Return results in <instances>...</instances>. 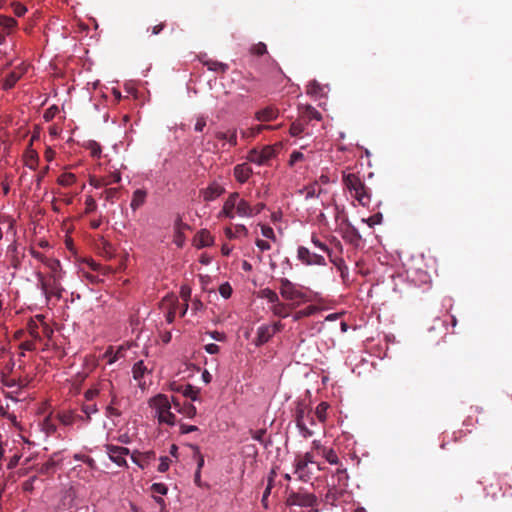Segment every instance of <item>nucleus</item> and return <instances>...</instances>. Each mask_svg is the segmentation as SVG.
<instances>
[{
    "instance_id": "nucleus-1",
    "label": "nucleus",
    "mask_w": 512,
    "mask_h": 512,
    "mask_svg": "<svg viewBox=\"0 0 512 512\" xmlns=\"http://www.w3.org/2000/svg\"><path fill=\"white\" fill-rule=\"evenodd\" d=\"M236 216L251 218V204L238 192H232L224 201L219 217L234 219Z\"/></svg>"
},
{
    "instance_id": "nucleus-2",
    "label": "nucleus",
    "mask_w": 512,
    "mask_h": 512,
    "mask_svg": "<svg viewBox=\"0 0 512 512\" xmlns=\"http://www.w3.org/2000/svg\"><path fill=\"white\" fill-rule=\"evenodd\" d=\"M149 406L160 424L174 426L177 422L176 415L171 411L173 407L172 398L165 394H157L149 399Z\"/></svg>"
},
{
    "instance_id": "nucleus-3",
    "label": "nucleus",
    "mask_w": 512,
    "mask_h": 512,
    "mask_svg": "<svg viewBox=\"0 0 512 512\" xmlns=\"http://www.w3.org/2000/svg\"><path fill=\"white\" fill-rule=\"evenodd\" d=\"M343 184L352 198L364 207L369 206L371 195L363 180L355 173H343Z\"/></svg>"
},
{
    "instance_id": "nucleus-4",
    "label": "nucleus",
    "mask_w": 512,
    "mask_h": 512,
    "mask_svg": "<svg viewBox=\"0 0 512 512\" xmlns=\"http://www.w3.org/2000/svg\"><path fill=\"white\" fill-rule=\"evenodd\" d=\"M38 287L41 289L46 300L49 301L52 297L57 300L62 298L64 288L61 284V279L58 276L54 278H46L42 273H36Z\"/></svg>"
},
{
    "instance_id": "nucleus-5",
    "label": "nucleus",
    "mask_w": 512,
    "mask_h": 512,
    "mask_svg": "<svg viewBox=\"0 0 512 512\" xmlns=\"http://www.w3.org/2000/svg\"><path fill=\"white\" fill-rule=\"evenodd\" d=\"M310 465H316L317 470H321V467L315 462L314 456L311 452H306L303 455H298L294 463V473L298 476V479L304 482L309 481L313 476V471Z\"/></svg>"
},
{
    "instance_id": "nucleus-6",
    "label": "nucleus",
    "mask_w": 512,
    "mask_h": 512,
    "mask_svg": "<svg viewBox=\"0 0 512 512\" xmlns=\"http://www.w3.org/2000/svg\"><path fill=\"white\" fill-rule=\"evenodd\" d=\"M286 504L288 506L313 508L318 504V498L315 494L306 491H291L287 496Z\"/></svg>"
},
{
    "instance_id": "nucleus-7",
    "label": "nucleus",
    "mask_w": 512,
    "mask_h": 512,
    "mask_svg": "<svg viewBox=\"0 0 512 512\" xmlns=\"http://www.w3.org/2000/svg\"><path fill=\"white\" fill-rule=\"evenodd\" d=\"M279 149V145H267L261 149H252L247 156V159L257 165H267L272 160Z\"/></svg>"
},
{
    "instance_id": "nucleus-8",
    "label": "nucleus",
    "mask_w": 512,
    "mask_h": 512,
    "mask_svg": "<svg viewBox=\"0 0 512 512\" xmlns=\"http://www.w3.org/2000/svg\"><path fill=\"white\" fill-rule=\"evenodd\" d=\"M297 259L306 266H325L326 260L324 256L311 252L305 246L297 248Z\"/></svg>"
},
{
    "instance_id": "nucleus-9",
    "label": "nucleus",
    "mask_w": 512,
    "mask_h": 512,
    "mask_svg": "<svg viewBox=\"0 0 512 512\" xmlns=\"http://www.w3.org/2000/svg\"><path fill=\"white\" fill-rule=\"evenodd\" d=\"M28 68L29 65L24 62L15 66L14 69L4 78L2 82V89H12L16 83L27 73Z\"/></svg>"
},
{
    "instance_id": "nucleus-10",
    "label": "nucleus",
    "mask_w": 512,
    "mask_h": 512,
    "mask_svg": "<svg viewBox=\"0 0 512 512\" xmlns=\"http://www.w3.org/2000/svg\"><path fill=\"white\" fill-rule=\"evenodd\" d=\"M109 459L118 466H126V456L129 455V449L122 446L107 444L105 446Z\"/></svg>"
},
{
    "instance_id": "nucleus-11",
    "label": "nucleus",
    "mask_w": 512,
    "mask_h": 512,
    "mask_svg": "<svg viewBox=\"0 0 512 512\" xmlns=\"http://www.w3.org/2000/svg\"><path fill=\"white\" fill-rule=\"evenodd\" d=\"M282 324L280 322H276L272 325H262L257 329V336L255 340L256 346H261L267 343L273 335L280 330Z\"/></svg>"
},
{
    "instance_id": "nucleus-12",
    "label": "nucleus",
    "mask_w": 512,
    "mask_h": 512,
    "mask_svg": "<svg viewBox=\"0 0 512 512\" xmlns=\"http://www.w3.org/2000/svg\"><path fill=\"white\" fill-rule=\"evenodd\" d=\"M280 294L286 300H299L304 298V293L299 291L287 278L280 279Z\"/></svg>"
},
{
    "instance_id": "nucleus-13",
    "label": "nucleus",
    "mask_w": 512,
    "mask_h": 512,
    "mask_svg": "<svg viewBox=\"0 0 512 512\" xmlns=\"http://www.w3.org/2000/svg\"><path fill=\"white\" fill-rule=\"evenodd\" d=\"M225 192V188L217 181L211 182L200 194L205 202H210L220 197Z\"/></svg>"
},
{
    "instance_id": "nucleus-14",
    "label": "nucleus",
    "mask_w": 512,
    "mask_h": 512,
    "mask_svg": "<svg viewBox=\"0 0 512 512\" xmlns=\"http://www.w3.org/2000/svg\"><path fill=\"white\" fill-rule=\"evenodd\" d=\"M309 412H306V410L303 407H298L296 410V426L300 431V434L305 437H311L313 435V431L310 430L307 427L306 424V416L309 417Z\"/></svg>"
},
{
    "instance_id": "nucleus-15",
    "label": "nucleus",
    "mask_w": 512,
    "mask_h": 512,
    "mask_svg": "<svg viewBox=\"0 0 512 512\" xmlns=\"http://www.w3.org/2000/svg\"><path fill=\"white\" fill-rule=\"evenodd\" d=\"M131 460L141 469H145L155 460V453L153 451H134L131 454Z\"/></svg>"
},
{
    "instance_id": "nucleus-16",
    "label": "nucleus",
    "mask_w": 512,
    "mask_h": 512,
    "mask_svg": "<svg viewBox=\"0 0 512 512\" xmlns=\"http://www.w3.org/2000/svg\"><path fill=\"white\" fill-rule=\"evenodd\" d=\"M409 280L417 286H422L430 282V275L422 269H410L407 272Z\"/></svg>"
},
{
    "instance_id": "nucleus-17",
    "label": "nucleus",
    "mask_w": 512,
    "mask_h": 512,
    "mask_svg": "<svg viewBox=\"0 0 512 512\" xmlns=\"http://www.w3.org/2000/svg\"><path fill=\"white\" fill-rule=\"evenodd\" d=\"M173 408L184 415L186 418H194L197 414L196 407L188 402L181 404L176 398L172 397Z\"/></svg>"
},
{
    "instance_id": "nucleus-18",
    "label": "nucleus",
    "mask_w": 512,
    "mask_h": 512,
    "mask_svg": "<svg viewBox=\"0 0 512 512\" xmlns=\"http://www.w3.org/2000/svg\"><path fill=\"white\" fill-rule=\"evenodd\" d=\"M23 161L24 165L31 170H35L38 166L39 156L36 150L32 148V142H30L29 146L24 152Z\"/></svg>"
},
{
    "instance_id": "nucleus-19",
    "label": "nucleus",
    "mask_w": 512,
    "mask_h": 512,
    "mask_svg": "<svg viewBox=\"0 0 512 512\" xmlns=\"http://www.w3.org/2000/svg\"><path fill=\"white\" fill-rule=\"evenodd\" d=\"M279 115L277 108L268 106L255 113V119L260 122H270L275 120Z\"/></svg>"
},
{
    "instance_id": "nucleus-20",
    "label": "nucleus",
    "mask_w": 512,
    "mask_h": 512,
    "mask_svg": "<svg viewBox=\"0 0 512 512\" xmlns=\"http://www.w3.org/2000/svg\"><path fill=\"white\" fill-rule=\"evenodd\" d=\"M126 349L123 346H119L114 349L110 346L103 354V359L106 360L107 364L111 365L124 357Z\"/></svg>"
},
{
    "instance_id": "nucleus-21",
    "label": "nucleus",
    "mask_w": 512,
    "mask_h": 512,
    "mask_svg": "<svg viewBox=\"0 0 512 512\" xmlns=\"http://www.w3.org/2000/svg\"><path fill=\"white\" fill-rule=\"evenodd\" d=\"M251 175L252 168L247 163L237 164L234 167V177L240 183L247 182Z\"/></svg>"
},
{
    "instance_id": "nucleus-22",
    "label": "nucleus",
    "mask_w": 512,
    "mask_h": 512,
    "mask_svg": "<svg viewBox=\"0 0 512 512\" xmlns=\"http://www.w3.org/2000/svg\"><path fill=\"white\" fill-rule=\"evenodd\" d=\"M224 233L228 239H240L248 236V229L243 224L226 227Z\"/></svg>"
},
{
    "instance_id": "nucleus-23",
    "label": "nucleus",
    "mask_w": 512,
    "mask_h": 512,
    "mask_svg": "<svg viewBox=\"0 0 512 512\" xmlns=\"http://www.w3.org/2000/svg\"><path fill=\"white\" fill-rule=\"evenodd\" d=\"M329 260L339 271L343 282L346 283L349 277V268L346 265L344 259L341 257L333 256L332 254L331 257H329Z\"/></svg>"
},
{
    "instance_id": "nucleus-24",
    "label": "nucleus",
    "mask_w": 512,
    "mask_h": 512,
    "mask_svg": "<svg viewBox=\"0 0 512 512\" xmlns=\"http://www.w3.org/2000/svg\"><path fill=\"white\" fill-rule=\"evenodd\" d=\"M342 237L344 240L355 246H358L362 239L359 231L351 224L347 225Z\"/></svg>"
},
{
    "instance_id": "nucleus-25",
    "label": "nucleus",
    "mask_w": 512,
    "mask_h": 512,
    "mask_svg": "<svg viewBox=\"0 0 512 512\" xmlns=\"http://www.w3.org/2000/svg\"><path fill=\"white\" fill-rule=\"evenodd\" d=\"M215 138L220 141L227 142L230 146L237 145V130L228 129L227 131H218L215 133Z\"/></svg>"
},
{
    "instance_id": "nucleus-26",
    "label": "nucleus",
    "mask_w": 512,
    "mask_h": 512,
    "mask_svg": "<svg viewBox=\"0 0 512 512\" xmlns=\"http://www.w3.org/2000/svg\"><path fill=\"white\" fill-rule=\"evenodd\" d=\"M147 192L143 189H137L133 192L130 207L133 211L139 209L146 201Z\"/></svg>"
},
{
    "instance_id": "nucleus-27",
    "label": "nucleus",
    "mask_w": 512,
    "mask_h": 512,
    "mask_svg": "<svg viewBox=\"0 0 512 512\" xmlns=\"http://www.w3.org/2000/svg\"><path fill=\"white\" fill-rule=\"evenodd\" d=\"M212 244H213V237L211 236V234L208 231L202 230L197 234V236L195 238V246L198 249L211 246Z\"/></svg>"
},
{
    "instance_id": "nucleus-28",
    "label": "nucleus",
    "mask_w": 512,
    "mask_h": 512,
    "mask_svg": "<svg viewBox=\"0 0 512 512\" xmlns=\"http://www.w3.org/2000/svg\"><path fill=\"white\" fill-rule=\"evenodd\" d=\"M42 262L50 269L51 274L49 278H54L55 276H58L59 278H62V270H61V264L60 261L57 259H42Z\"/></svg>"
},
{
    "instance_id": "nucleus-29",
    "label": "nucleus",
    "mask_w": 512,
    "mask_h": 512,
    "mask_svg": "<svg viewBox=\"0 0 512 512\" xmlns=\"http://www.w3.org/2000/svg\"><path fill=\"white\" fill-rule=\"evenodd\" d=\"M301 116L308 121H320L322 119L321 113L311 105H303L301 107Z\"/></svg>"
},
{
    "instance_id": "nucleus-30",
    "label": "nucleus",
    "mask_w": 512,
    "mask_h": 512,
    "mask_svg": "<svg viewBox=\"0 0 512 512\" xmlns=\"http://www.w3.org/2000/svg\"><path fill=\"white\" fill-rule=\"evenodd\" d=\"M99 167L103 169V171L107 174L108 184L119 183L121 181V174L118 169H111L108 165L103 166L102 163H99Z\"/></svg>"
},
{
    "instance_id": "nucleus-31",
    "label": "nucleus",
    "mask_w": 512,
    "mask_h": 512,
    "mask_svg": "<svg viewBox=\"0 0 512 512\" xmlns=\"http://www.w3.org/2000/svg\"><path fill=\"white\" fill-rule=\"evenodd\" d=\"M265 129H273V126L264 124L255 125L245 130H241V136L243 138H253L260 134Z\"/></svg>"
},
{
    "instance_id": "nucleus-32",
    "label": "nucleus",
    "mask_w": 512,
    "mask_h": 512,
    "mask_svg": "<svg viewBox=\"0 0 512 512\" xmlns=\"http://www.w3.org/2000/svg\"><path fill=\"white\" fill-rule=\"evenodd\" d=\"M302 194H304V198L306 200L312 199V198H318L320 194L322 193V188L318 184H313L310 186L305 187L302 191Z\"/></svg>"
},
{
    "instance_id": "nucleus-33",
    "label": "nucleus",
    "mask_w": 512,
    "mask_h": 512,
    "mask_svg": "<svg viewBox=\"0 0 512 512\" xmlns=\"http://www.w3.org/2000/svg\"><path fill=\"white\" fill-rule=\"evenodd\" d=\"M204 66H206L210 71L220 73H225L229 68L228 64L212 59H210V61H204Z\"/></svg>"
},
{
    "instance_id": "nucleus-34",
    "label": "nucleus",
    "mask_w": 512,
    "mask_h": 512,
    "mask_svg": "<svg viewBox=\"0 0 512 512\" xmlns=\"http://www.w3.org/2000/svg\"><path fill=\"white\" fill-rule=\"evenodd\" d=\"M84 147L90 152L93 158L99 159L101 157L102 149L98 142L89 140L84 144Z\"/></svg>"
},
{
    "instance_id": "nucleus-35",
    "label": "nucleus",
    "mask_w": 512,
    "mask_h": 512,
    "mask_svg": "<svg viewBox=\"0 0 512 512\" xmlns=\"http://www.w3.org/2000/svg\"><path fill=\"white\" fill-rule=\"evenodd\" d=\"M340 495L341 492L336 487H330L325 494V502L331 506H336Z\"/></svg>"
},
{
    "instance_id": "nucleus-36",
    "label": "nucleus",
    "mask_w": 512,
    "mask_h": 512,
    "mask_svg": "<svg viewBox=\"0 0 512 512\" xmlns=\"http://www.w3.org/2000/svg\"><path fill=\"white\" fill-rule=\"evenodd\" d=\"M324 86L319 84L317 81L313 80L308 83L306 87V92L311 96H320L324 94Z\"/></svg>"
},
{
    "instance_id": "nucleus-37",
    "label": "nucleus",
    "mask_w": 512,
    "mask_h": 512,
    "mask_svg": "<svg viewBox=\"0 0 512 512\" xmlns=\"http://www.w3.org/2000/svg\"><path fill=\"white\" fill-rule=\"evenodd\" d=\"M258 296L262 299H266L272 305L279 300L278 294L270 288L261 289Z\"/></svg>"
},
{
    "instance_id": "nucleus-38",
    "label": "nucleus",
    "mask_w": 512,
    "mask_h": 512,
    "mask_svg": "<svg viewBox=\"0 0 512 512\" xmlns=\"http://www.w3.org/2000/svg\"><path fill=\"white\" fill-rule=\"evenodd\" d=\"M57 182L61 186L70 187L76 182V176L73 173L65 172L58 177Z\"/></svg>"
},
{
    "instance_id": "nucleus-39",
    "label": "nucleus",
    "mask_w": 512,
    "mask_h": 512,
    "mask_svg": "<svg viewBox=\"0 0 512 512\" xmlns=\"http://www.w3.org/2000/svg\"><path fill=\"white\" fill-rule=\"evenodd\" d=\"M271 311L274 315L281 318H286L289 315L286 305L280 302V300L271 306Z\"/></svg>"
},
{
    "instance_id": "nucleus-40",
    "label": "nucleus",
    "mask_w": 512,
    "mask_h": 512,
    "mask_svg": "<svg viewBox=\"0 0 512 512\" xmlns=\"http://www.w3.org/2000/svg\"><path fill=\"white\" fill-rule=\"evenodd\" d=\"M319 311V308L314 305L307 306L306 308L297 311L294 314V320H300L301 318L311 316Z\"/></svg>"
},
{
    "instance_id": "nucleus-41",
    "label": "nucleus",
    "mask_w": 512,
    "mask_h": 512,
    "mask_svg": "<svg viewBox=\"0 0 512 512\" xmlns=\"http://www.w3.org/2000/svg\"><path fill=\"white\" fill-rule=\"evenodd\" d=\"M329 405L327 402H321L315 409V415L321 423H324L327 419V410Z\"/></svg>"
},
{
    "instance_id": "nucleus-42",
    "label": "nucleus",
    "mask_w": 512,
    "mask_h": 512,
    "mask_svg": "<svg viewBox=\"0 0 512 512\" xmlns=\"http://www.w3.org/2000/svg\"><path fill=\"white\" fill-rule=\"evenodd\" d=\"M321 455H322V457H324L326 459V461L329 464L336 465L339 463V458H338L335 450L332 448L322 449Z\"/></svg>"
},
{
    "instance_id": "nucleus-43",
    "label": "nucleus",
    "mask_w": 512,
    "mask_h": 512,
    "mask_svg": "<svg viewBox=\"0 0 512 512\" xmlns=\"http://www.w3.org/2000/svg\"><path fill=\"white\" fill-rule=\"evenodd\" d=\"M311 242L316 248L326 253L329 257H331L333 254L332 250L327 246V244L322 242L315 234H312Z\"/></svg>"
},
{
    "instance_id": "nucleus-44",
    "label": "nucleus",
    "mask_w": 512,
    "mask_h": 512,
    "mask_svg": "<svg viewBox=\"0 0 512 512\" xmlns=\"http://www.w3.org/2000/svg\"><path fill=\"white\" fill-rule=\"evenodd\" d=\"M17 22L14 18L9 16L0 15V27L9 33L15 26Z\"/></svg>"
},
{
    "instance_id": "nucleus-45",
    "label": "nucleus",
    "mask_w": 512,
    "mask_h": 512,
    "mask_svg": "<svg viewBox=\"0 0 512 512\" xmlns=\"http://www.w3.org/2000/svg\"><path fill=\"white\" fill-rule=\"evenodd\" d=\"M501 490L498 483H491L489 486L485 487V495L486 497H491V499H497L501 494Z\"/></svg>"
},
{
    "instance_id": "nucleus-46",
    "label": "nucleus",
    "mask_w": 512,
    "mask_h": 512,
    "mask_svg": "<svg viewBox=\"0 0 512 512\" xmlns=\"http://www.w3.org/2000/svg\"><path fill=\"white\" fill-rule=\"evenodd\" d=\"M182 394L186 398H190L192 401L198 400L199 391L192 385H186L182 389Z\"/></svg>"
},
{
    "instance_id": "nucleus-47",
    "label": "nucleus",
    "mask_w": 512,
    "mask_h": 512,
    "mask_svg": "<svg viewBox=\"0 0 512 512\" xmlns=\"http://www.w3.org/2000/svg\"><path fill=\"white\" fill-rule=\"evenodd\" d=\"M146 366L144 365L143 361H138L134 364L132 372L133 376L136 380L142 378L145 374Z\"/></svg>"
},
{
    "instance_id": "nucleus-48",
    "label": "nucleus",
    "mask_w": 512,
    "mask_h": 512,
    "mask_svg": "<svg viewBox=\"0 0 512 512\" xmlns=\"http://www.w3.org/2000/svg\"><path fill=\"white\" fill-rule=\"evenodd\" d=\"M89 184L93 186L96 189L108 186L107 177H100L97 178L95 176H90L89 178Z\"/></svg>"
},
{
    "instance_id": "nucleus-49",
    "label": "nucleus",
    "mask_w": 512,
    "mask_h": 512,
    "mask_svg": "<svg viewBox=\"0 0 512 512\" xmlns=\"http://www.w3.org/2000/svg\"><path fill=\"white\" fill-rule=\"evenodd\" d=\"M382 214L381 213H377V214H374L368 218H363L362 219V222L366 223L369 227H374L375 225H378L382 222Z\"/></svg>"
},
{
    "instance_id": "nucleus-50",
    "label": "nucleus",
    "mask_w": 512,
    "mask_h": 512,
    "mask_svg": "<svg viewBox=\"0 0 512 512\" xmlns=\"http://www.w3.org/2000/svg\"><path fill=\"white\" fill-rule=\"evenodd\" d=\"M250 52L258 56L264 55L265 53H267L266 44L263 42H259L257 44L252 45V47L250 48Z\"/></svg>"
},
{
    "instance_id": "nucleus-51",
    "label": "nucleus",
    "mask_w": 512,
    "mask_h": 512,
    "mask_svg": "<svg viewBox=\"0 0 512 512\" xmlns=\"http://www.w3.org/2000/svg\"><path fill=\"white\" fill-rule=\"evenodd\" d=\"M304 131V125L301 122H294L291 124L289 132L290 135L293 137L301 135V133Z\"/></svg>"
},
{
    "instance_id": "nucleus-52",
    "label": "nucleus",
    "mask_w": 512,
    "mask_h": 512,
    "mask_svg": "<svg viewBox=\"0 0 512 512\" xmlns=\"http://www.w3.org/2000/svg\"><path fill=\"white\" fill-rule=\"evenodd\" d=\"M261 234L263 237H265L267 239H270L274 242L276 241V236H275L274 230L270 226L262 225L261 226Z\"/></svg>"
},
{
    "instance_id": "nucleus-53",
    "label": "nucleus",
    "mask_w": 512,
    "mask_h": 512,
    "mask_svg": "<svg viewBox=\"0 0 512 512\" xmlns=\"http://www.w3.org/2000/svg\"><path fill=\"white\" fill-rule=\"evenodd\" d=\"M219 293L225 299L230 298L232 295L231 285L228 282L221 284L219 287Z\"/></svg>"
},
{
    "instance_id": "nucleus-54",
    "label": "nucleus",
    "mask_w": 512,
    "mask_h": 512,
    "mask_svg": "<svg viewBox=\"0 0 512 512\" xmlns=\"http://www.w3.org/2000/svg\"><path fill=\"white\" fill-rule=\"evenodd\" d=\"M117 194H118V189L117 188H109V189H106L102 193V196L105 198L106 201L113 203L114 200L117 197Z\"/></svg>"
},
{
    "instance_id": "nucleus-55",
    "label": "nucleus",
    "mask_w": 512,
    "mask_h": 512,
    "mask_svg": "<svg viewBox=\"0 0 512 512\" xmlns=\"http://www.w3.org/2000/svg\"><path fill=\"white\" fill-rule=\"evenodd\" d=\"M100 387L99 385H96L94 387H91L90 389H88L85 394H84V397L87 401H92L95 397H97L100 393Z\"/></svg>"
},
{
    "instance_id": "nucleus-56",
    "label": "nucleus",
    "mask_w": 512,
    "mask_h": 512,
    "mask_svg": "<svg viewBox=\"0 0 512 512\" xmlns=\"http://www.w3.org/2000/svg\"><path fill=\"white\" fill-rule=\"evenodd\" d=\"M151 491L155 494L166 495L168 492V488L163 483H154L151 486Z\"/></svg>"
},
{
    "instance_id": "nucleus-57",
    "label": "nucleus",
    "mask_w": 512,
    "mask_h": 512,
    "mask_svg": "<svg viewBox=\"0 0 512 512\" xmlns=\"http://www.w3.org/2000/svg\"><path fill=\"white\" fill-rule=\"evenodd\" d=\"M207 124V118L203 115H200L196 118V122L194 125V130L196 132H202Z\"/></svg>"
},
{
    "instance_id": "nucleus-58",
    "label": "nucleus",
    "mask_w": 512,
    "mask_h": 512,
    "mask_svg": "<svg viewBox=\"0 0 512 512\" xmlns=\"http://www.w3.org/2000/svg\"><path fill=\"white\" fill-rule=\"evenodd\" d=\"M83 413H85L87 420H90L91 415L97 413L98 408L96 404H87L82 407Z\"/></svg>"
},
{
    "instance_id": "nucleus-59",
    "label": "nucleus",
    "mask_w": 512,
    "mask_h": 512,
    "mask_svg": "<svg viewBox=\"0 0 512 512\" xmlns=\"http://www.w3.org/2000/svg\"><path fill=\"white\" fill-rule=\"evenodd\" d=\"M28 328H29V333H30L31 337H33L36 340L41 339V336L38 332V326L34 320H31L29 322Z\"/></svg>"
},
{
    "instance_id": "nucleus-60",
    "label": "nucleus",
    "mask_w": 512,
    "mask_h": 512,
    "mask_svg": "<svg viewBox=\"0 0 512 512\" xmlns=\"http://www.w3.org/2000/svg\"><path fill=\"white\" fill-rule=\"evenodd\" d=\"M173 242L177 245V247H182L184 245L185 236L179 228H176L175 230Z\"/></svg>"
},
{
    "instance_id": "nucleus-61",
    "label": "nucleus",
    "mask_w": 512,
    "mask_h": 512,
    "mask_svg": "<svg viewBox=\"0 0 512 512\" xmlns=\"http://www.w3.org/2000/svg\"><path fill=\"white\" fill-rule=\"evenodd\" d=\"M171 460L167 456H163L160 458V463L158 465V471L163 473L169 469Z\"/></svg>"
},
{
    "instance_id": "nucleus-62",
    "label": "nucleus",
    "mask_w": 512,
    "mask_h": 512,
    "mask_svg": "<svg viewBox=\"0 0 512 512\" xmlns=\"http://www.w3.org/2000/svg\"><path fill=\"white\" fill-rule=\"evenodd\" d=\"M86 213H90L96 210L97 204L92 196H87L85 199Z\"/></svg>"
},
{
    "instance_id": "nucleus-63",
    "label": "nucleus",
    "mask_w": 512,
    "mask_h": 512,
    "mask_svg": "<svg viewBox=\"0 0 512 512\" xmlns=\"http://www.w3.org/2000/svg\"><path fill=\"white\" fill-rule=\"evenodd\" d=\"M13 12L16 16L21 17L27 12V8L21 3L12 4Z\"/></svg>"
},
{
    "instance_id": "nucleus-64",
    "label": "nucleus",
    "mask_w": 512,
    "mask_h": 512,
    "mask_svg": "<svg viewBox=\"0 0 512 512\" xmlns=\"http://www.w3.org/2000/svg\"><path fill=\"white\" fill-rule=\"evenodd\" d=\"M303 159H304V155H303V153H301V152H299V151H294V152L290 155L289 165H290V166H294L297 162L302 161Z\"/></svg>"
}]
</instances>
